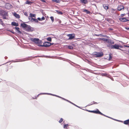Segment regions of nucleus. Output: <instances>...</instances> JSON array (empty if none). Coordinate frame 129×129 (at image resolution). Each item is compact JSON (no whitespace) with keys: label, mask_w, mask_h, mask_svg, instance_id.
<instances>
[{"label":"nucleus","mask_w":129,"mask_h":129,"mask_svg":"<svg viewBox=\"0 0 129 129\" xmlns=\"http://www.w3.org/2000/svg\"><path fill=\"white\" fill-rule=\"evenodd\" d=\"M107 46L111 49H119L120 48H122L121 46L117 44H115L114 45H112L111 44H109L107 45Z\"/></svg>","instance_id":"nucleus-1"},{"label":"nucleus","mask_w":129,"mask_h":129,"mask_svg":"<svg viewBox=\"0 0 129 129\" xmlns=\"http://www.w3.org/2000/svg\"><path fill=\"white\" fill-rule=\"evenodd\" d=\"M30 40L35 43L38 44H41L42 42L38 38H30Z\"/></svg>","instance_id":"nucleus-2"},{"label":"nucleus","mask_w":129,"mask_h":129,"mask_svg":"<svg viewBox=\"0 0 129 129\" xmlns=\"http://www.w3.org/2000/svg\"><path fill=\"white\" fill-rule=\"evenodd\" d=\"M102 40L108 43H110L111 44H113L114 43V42L110 40L105 38H103L102 39Z\"/></svg>","instance_id":"nucleus-3"},{"label":"nucleus","mask_w":129,"mask_h":129,"mask_svg":"<svg viewBox=\"0 0 129 129\" xmlns=\"http://www.w3.org/2000/svg\"><path fill=\"white\" fill-rule=\"evenodd\" d=\"M51 94V95H53V96H57V97H59V98H61L62 99H63L64 100H66V101H67L69 102L70 103H72V104L74 105H75V106L77 107H78V106H76V105H75V104H73V103H71V102H69L67 100H66L65 99H64V98H61V97H59V96H57L56 95H54V94H50V93H41L40 94Z\"/></svg>","instance_id":"nucleus-4"},{"label":"nucleus","mask_w":129,"mask_h":129,"mask_svg":"<svg viewBox=\"0 0 129 129\" xmlns=\"http://www.w3.org/2000/svg\"><path fill=\"white\" fill-rule=\"evenodd\" d=\"M1 16L3 17V19H6V16H8L7 14V12L4 11Z\"/></svg>","instance_id":"nucleus-5"},{"label":"nucleus","mask_w":129,"mask_h":129,"mask_svg":"<svg viewBox=\"0 0 129 129\" xmlns=\"http://www.w3.org/2000/svg\"><path fill=\"white\" fill-rule=\"evenodd\" d=\"M94 55H95L96 57H100L102 56L103 55V54L102 53H100L95 52L94 54Z\"/></svg>","instance_id":"nucleus-6"},{"label":"nucleus","mask_w":129,"mask_h":129,"mask_svg":"<svg viewBox=\"0 0 129 129\" xmlns=\"http://www.w3.org/2000/svg\"><path fill=\"white\" fill-rule=\"evenodd\" d=\"M89 112H92L95 113L100 114L102 115H103V114L101 113L98 109H97L95 111H90L89 110Z\"/></svg>","instance_id":"nucleus-7"},{"label":"nucleus","mask_w":129,"mask_h":129,"mask_svg":"<svg viewBox=\"0 0 129 129\" xmlns=\"http://www.w3.org/2000/svg\"><path fill=\"white\" fill-rule=\"evenodd\" d=\"M67 36L69 38L68 39L69 40H71L73 38H75V36L74 34H69L67 35Z\"/></svg>","instance_id":"nucleus-8"},{"label":"nucleus","mask_w":129,"mask_h":129,"mask_svg":"<svg viewBox=\"0 0 129 129\" xmlns=\"http://www.w3.org/2000/svg\"><path fill=\"white\" fill-rule=\"evenodd\" d=\"M124 9V7L122 5H119L117 8L118 10L119 11L123 10Z\"/></svg>","instance_id":"nucleus-9"},{"label":"nucleus","mask_w":129,"mask_h":129,"mask_svg":"<svg viewBox=\"0 0 129 129\" xmlns=\"http://www.w3.org/2000/svg\"><path fill=\"white\" fill-rule=\"evenodd\" d=\"M51 43L48 42H45L44 43V47H47L50 46Z\"/></svg>","instance_id":"nucleus-10"},{"label":"nucleus","mask_w":129,"mask_h":129,"mask_svg":"<svg viewBox=\"0 0 129 129\" xmlns=\"http://www.w3.org/2000/svg\"><path fill=\"white\" fill-rule=\"evenodd\" d=\"M119 20L120 21L123 22H125L129 20L124 17L120 18Z\"/></svg>","instance_id":"nucleus-11"},{"label":"nucleus","mask_w":129,"mask_h":129,"mask_svg":"<svg viewBox=\"0 0 129 129\" xmlns=\"http://www.w3.org/2000/svg\"><path fill=\"white\" fill-rule=\"evenodd\" d=\"M29 19L32 22L34 21L35 22H38V21L37 19H35L33 18H31V17H29Z\"/></svg>","instance_id":"nucleus-12"},{"label":"nucleus","mask_w":129,"mask_h":129,"mask_svg":"<svg viewBox=\"0 0 129 129\" xmlns=\"http://www.w3.org/2000/svg\"><path fill=\"white\" fill-rule=\"evenodd\" d=\"M6 6L8 9L12 7V5L9 3L6 4Z\"/></svg>","instance_id":"nucleus-13"},{"label":"nucleus","mask_w":129,"mask_h":129,"mask_svg":"<svg viewBox=\"0 0 129 129\" xmlns=\"http://www.w3.org/2000/svg\"><path fill=\"white\" fill-rule=\"evenodd\" d=\"M13 15L14 16L16 17L17 18H20V16L18 14H16V13H13Z\"/></svg>","instance_id":"nucleus-14"},{"label":"nucleus","mask_w":129,"mask_h":129,"mask_svg":"<svg viewBox=\"0 0 129 129\" xmlns=\"http://www.w3.org/2000/svg\"><path fill=\"white\" fill-rule=\"evenodd\" d=\"M21 25L23 27L27 28V26L28 25L25 23H23L21 24Z\"/></svg>","instance_id":"nucleus-15"},{"label":"nucleus","mask_w":129,"mask_h":129,"mask_svg":"<svg viewBox=\"0 0 129 129\" xmlns=\"http://www.w3.org/2000/svg\"><path fill=\"white\" fill-rule=\"evenodd\" d=\"M11 24L14 26H18V23H16L15 22H12L11 23Z\"/></svg>","instance_id":"nucleus-16"},{"label":"nucleus","mask_w":129,"mask_h":129,"mask_svg":"<svg viewBox=\"0 0 129 129\" xmlns=\"http://www.w3.org/2000/svg\"><path fill=\"white\" fill-rule=\"evenodd\" d=\"M30 16L28 17H31V18H33V17H35L36 15L34 14H32L31 13H30Z\"/></svg>","instance_id":"nucleus-17"},{"label":"nucleus","mask_w":129,"mask_h":129,"mask_svg":"<svg viewBox=\"0 0 129 129\" xmlns=\"http://www.w3.org/2000/svg\"><path fill=\"white\" fill-rule=\"evenodd\" d=\"M27 29L28 31H32L31 29V27L30 26L28 25L27 26Z\"/></svg>","instance_id":"nucleus-18"},{"label":"nucleus","mask_w":129,"mask_h":129,"mask_svg":"<svg viewBox=\"0 0 129 129\" xmlns=\"http://www.w3.org/2000/svg\"><path fill=\"white\" fill-rule=\"evenodd\" d=\"M55 11L57 12V14H58L62 15L63 14L61 12L59 11L55 10Z\"/></svg>","instance_id":"nucleus-19"},{"label":"nucleus","mask_w":129,"mask_h":129,"mask_svg":"<svg viewBox=\"0 0 129 129\" xmlns=\"http://www.w3.org/2000/svg\"><path fill=\"white\" fill-rule=\"evenodd\" d=\"M81 2L82 3L86 4L87 3V1L86 0H81Z\"/></svg>","instance_id":"nucleus-20"},{"label":"nucleus","mask_w":129,"mask_h":129,"mask_svg":"<svg viewBox=\"0 0 129 129\" xmlns=\"http://www.w3.org/2000/svg\"><path fill=\"white\" fill-rule=\"evenodd\" d=\"M124 123L125 124H127L129 123V120H126L124 122Z\"/></svg>","instance_id":"nucleus-21"},{"label":"nucleus","mask_w":129,"mask_h":129,"mask_svg":"<svg viewBox=\"0 0 129 129\" xmlns=\"http://www.w3.org/2000/svg\"><path fill=\"white\" fill-rule=\"evenodd\" d=\"M15 29L17 30L19 33H20V31L19 30V28L17 27H15Z\"/></svg>","instance_id":"nucleus-22"},{"label":"nucleus","mask_w":129,"mask_h":129,"mask_svg":"<svg viewBox=\"0 0 129 129\" xmlns=\"http://www.w3.org/2000/svg\"><path fill=\"white\" fill-rule=\"evenodd\" d=\"M83 11V12H86L87 14L89 13V11L87 10L86 9H84Z\"/></svg>","instance_id":"nucleus-23"},{"label":"nucleus","mask_w":129,"mask_h":129,"mask_svg":"<svg viewBox=\"0 0 129 129\" xmlns=\"http://www.w3.org/2000/svg\"><path fill=\"white\" fill-rule=\"evenodd\" d=\"M52 1L57 3H59L60 2V1L59 0H53Z\"/></svg>","instance_id":"nucleus-24"},{"label":"nucleus","mask_w":129,"mask_h":129,"mask_svg":"<svg viewBox=\"0 0 129 129\" xmlns=\"http://www.w3.org/2000/svg\"><path fill=\"white\" fill-rule=\"evenodd\" d=\"M31 3H32L31 2H29V1H26L25 3V4H29V5H31Z\"/></svg>","instance_id":"nucleus-25"},{"label":"nucleus","mask_w":129,"mask_h":129,"mask_svg":"<svg viewBox=\"0 0 129 129\" xmlns=\"http://www.w3.org/2000/svg\"><path fill=\"white\" fill-rule=\"evenodd\" d=\"M4 10H2L0 9V14L1 15L3 12H4Z\"/></svg>","instance_id":"nucleus-26"},{"label":"nucleus","mask_w":129,"mask_h":129,"mask_svg":"<svg viewBox=\"0 0 129 129\" xmlns=\"http://www.w3.org/2000/svg\"><path fill=\"white\" fill-rule=\"evenodd\" d=\"M47 39L48 41L49 42L51 41V39L50 37H49L47 38Z\"/></svg>","instance_id":"nucleus-27"},{"label":"nucleus","mask_w":129,"mask_h":129,"mask_svg":"<svg viewBox=\"0 0 129 129\" xmlns=\"http://www.w3.org/2000/svg\"><path fill=\"white\" fill-rule=\"evenodd\" d=\"M73 48L72 46H69L68 47V48L70 49H72Z\"/></svg>","instance_id":"nucleus-28"},{"label":"nucleus","mask_w":129,"mask_h":129,"mask_svg":"<svg viewBox=\"0 0 129 129\" xmlns=\"http://www.w3.org/2000/svg\"><path fill=\"white\" fill-rule=\"evenodd\" d=\"M50 18L51 19L52 22H53L54 21V19L53 17L52 16H51L50 17Z\"/></svg>","instance_id":"nucleus-29"},{"label":"nucleus","mask_w":129,"mask_h":129,"mask_svg":"<svg viewBox=\"0 0 129 129\" xmlns=\"http://www.w3.org/2000/svg\"><path fill=\"white\" fill-rule=\"evenodd\" d=\"M68 126V125L67 124H66L64 125V128H66Z\"/></svg>","instance_id":"nucleus-30"},{"label":"nucleus","mask_w":129,"mask_h":129,"mask_svg":"<svg viewBox=\"0 0 129 129\" xmlns=\"http://www.w3.org/2000/svg\"><path fill=\"white\" fill-rule=\"evenodd\" d=\"M63 121V119L62 118H61L59 121V122L60 123L62 122Z\"/></svg>","instance_id":"nucleus-31"},{"label":"nucleus","mask_w":129,"mask_h":129,"mask_svg":"<svg viewBox=\"0 0 129 129\" xmlns=\"http://www.w3.org/2000/svg\"><path fill=\"white\" fill-rule=\"evenodd\" d=\"M41 21L44 20L45 19V18L43 16L41 18Z\"/></svg>","instance_id":"nucleus-32"},{"label":"nucleus","mask_w":129,"mask_h":129,"mask_svg":"<svg viewBox=\"0 0 129 129\" xmlns=\"http://www.w3.org/2000/svg\"><path fill=\"white\" fill-rule=\"evenodd\" d=\"M125 14H121L120 15V16H121L122 17V16H125Z\"/></svg>","instance_id":"nucleus-33"},{"label":"nucleus","mask_w":129,"mask_h":129,"mask_svg":"<svg viewBox=\"0 0 129 129\" xmlns=\"http://www.w3.org/2000/svg\"><path fill=\"white\" fill-rule=\"evenodd\" d=\"M38 46H41L42 47H44V43L43 44V45H38Z\"/></svg>","instance_id":"nucleus-34"},{"label":"nucleus","mask_w":129,"mask_h":129,"mask_svg":"<svg viewBox=\"0 0 129 129\" xmlns=\"http://www.w3.org/2000/svg\"><path fill=\"white\" fill-rule=\"evenodd\" d=\"M109 60H110L112 58V57L110 55H109Z\"/></svg>","instance_id":"nucleus-35"},{"label":"nucleus","mask_w":129,"mask_h":129,"mask_svg":"<svg viewBox=\"0 0 129 129\" xmlns=\"http://www.w3.org/2000/svg\"><path fill=\"white\" fill-rule=\"evenodd\" d=\"M37 19L41 21V19L40 18H38Z\"/></svg>","instance_id":"nucleus-36"},{"label":"nucleus","mask_w":129,"mask_h":129,"mask_svg":"<svg viewBox=\"0 0 129 129\" xmlns=\"http://www.w3.org/2000/svg\"><path fill=\"white\" fill-rule=\"evenodd\" d=\"M108 7L107 6H105V8L106 10L108 9Z\"/></svg>","instance_id":"nucleus-37"},{"label":"nucleus","mask_w":129,"mask_h":129,"mask_svg":"<svg viewBox=\"0 0 129 129\" xmlns=\"http://www.w3.org/2000/svg\"><path fill=\"white\" fill-rule=\"evenodd\" d=\"M40 0L43 2H45V0Z\"/></svg>","instance_id":"nucleus-38"},{"label":"nucleus","mask_w":129,"mask_h":129,"mask_svg":"<svg viewBox=\"0 0 129 129\" xmlns=\"http://www.w3.org/2000/svg\"><path fill=\"white\" fill-rule=\"evenodd\" d=\"M125 46L126 47H129V46H128L126 45Z\"/></svg>","instance_id":"nucleus-39"},{"label":"nucleus","mask_w":129,"mask_h":129,"mask_svg":"<svg viewBox=\"0 0 129 129\" xmlns=\"http://www.w3.org/2000/svg\"><path fill=\"white\" fill-rule=\"evenodd\" d=\"M0 21L1 22H2V19H0Z\"/></svg>","instance_id":"nucleus-40"},{"label":"nucleus","mask_w":129,"mask_h":129,"mask_svg":"<svg viewBox=\"0 0 129 129\" xmlns=\"http://www.w3.org/2000/svg\"><path fill=\"white\" fill-rule=\"evenodd\" d=\"M53 43H51V45H53Z\"/></svg>","instance_id":"nucleus-41"},{"label":"nucleus","mask_w":129,"mask_h":129,"mask_svg":"<svg viewBox=\"0 0 129 129\" xmlns=\"http://www.w3.org/2000/svg\"><path fill=\"white\" fill-rule=\"evenodd\" d=\"M127 29L128 30H129V28H128Z\"/></svg>","instance_id":"nucleus-42"},{"label":"nucleus","mask_w":129,"mask_h":129,"mask_svg":"<svg viewBox=\"0 0 129 129\" xmlns=\"http://www.w3.org/2000/svg\"><path fill=\"white\" fill-rule=\"evenodd\" d=\"M128 16H129V13H128Z\"/></svg>","instance_id":"nucleus-43"},{"label":"nucleus","mask_w":129,"mask_h":129,"mask_svg":"<svg viewBox=\"0 0 129 129\" xmlns=\"http://www.w3.org/2000/svg\"><path fill=\"white\" fill-rule=\"evenodd\" d=\"M87 111H88V110H87Z\"/></svg>","instance_id":"nucleus-44"}]
</instances>
